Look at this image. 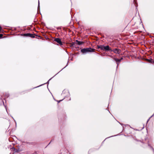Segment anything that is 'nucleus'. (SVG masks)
Returning a JSON list of instances; mask_svg holds the SVG:
<instances>
[{"mask_svg":"<svg viewBox=\"0 0 154 154\" xmlns=\"http://www.w3.org/2000/svg\"><path fill=\"white\" fill-rule=\"evenodd\" d=\"M104 50L105 51H109L110 50L109 47L108 46H107L104 47Z\"/></svg>","mask_w":154,"mask_h":154,"instance_id":"7ed1b4c3","label":"nucleus"},{"mask_svg":"<svg viewBox=\"0 0 154 154\" xmlns=\"http://www.w3.org/2000/svg\"><path fill=\"white\" fill-rule=\"evenodd\" d=\"M116 61H119V60H116Z\"/></svg>","mask_w":154,"mask_h":154,"instance_id":"1a4fd4ad","label":"nucleus"},{"mask_svg":"<svg viewBox=\"0 0 154 154\" xmlns=\"http://www.w3.org/2000/svg\"><path fill=\"white\" fill-rule=\"evenodd\" d=\"M104 46L103 45H100L98 47V48L101 49L102 50H103L104 48Z\"/></svg>","mask_w":154,"mask_h":154,"instance_id":"20e7f679","label":"nucleus"},{"mask_svg":"<svg viewBox=\"0 0 154 154\" xmlns=\"http://www.w3.org/2000/svg\"><path fill=\"white\" fill-rule=\"evenodd\" d=\"M2 36V35L0 34V38H1Z\"/></svg>","mask_w":154,"mask_h":154,"instance_id":"0eeeda50","label":"nucleus"},{"mask_svg":"<svg viewBox=\"0 0 154 154\" xmlns=\"http://www.w3.org/2000/svg\"><path fill=\"white\" fill-rule=\"evenodd\" d=\"M76 42L79 45L82 44L83 43L82 42H79L77 41H76Z\"/></svg>","mask_w":154,"mask_h":154,"instance_id":"423d86ee","label":"nucleus"},{"mask_svg":"<svg viewBox=\"0 0 154 154\" xmlns=\"http://www.w3.org/2000/svg\"><path fill=\"white\" fill-rule=\"evenodd\" d=\"M55 41L58 43L60 45H62V42L60 39L59 38H57L55 39Z\"/></svg>","mask_w":154,"mask_h":154,"instance_id":"f03ea898","label":"nucleus"},{"mask_svg":"<svg viewBox=\"0 0 154 154\" xmlns=\"http://www.w3.org/2000/svg\"><path fill=\"white\" fill-rule=\"evenodd\" d=\"M114 52L116 53H119L120 52L119 50L118 49H116L114 51Z\"/></svg>","mask_w":154,"mask_h":154,"instance_id":"39448f33","label":"nucleus"},{"mask_svg":"<svg viewBox=\"0 0 154 154\" xmlns=\"http://www.w3.org/2000/svg\"><path fill=\"white\" fill-rule=\"evenodd\" d=\"M94 49H91V48H87L82 49L81 51L83 53H85L88 52H93L94 51Z\"/></svg>","mask_w":154,"mask_h":154,"instance_id":"f257e3e1","label":"nucleus"},{"mask_svg":"<svg viewBox=\"0 0 154 154\" xmlns=\"http://www.w3.org/2000/svg\"><path fill=\"white\" fill-rule=\"evenodd\" d=\"M1 29H2V28L1 27V26H0V31H1Z\"/></svg>","mask_w":154,"mask_h":154,"instance_id":"6e6552de","label":"nucleus"}]
</instances>
